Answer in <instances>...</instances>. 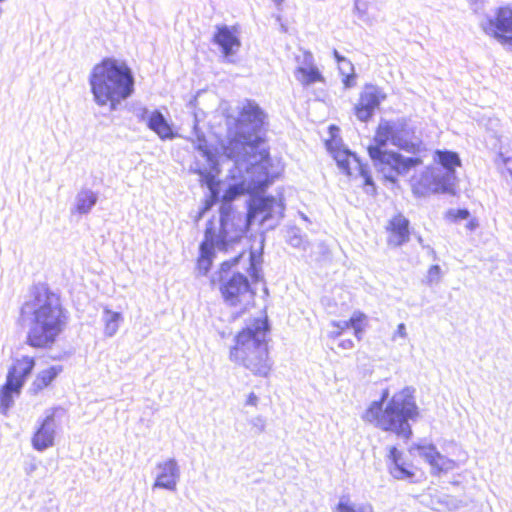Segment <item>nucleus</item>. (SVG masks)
<instances>
[{
	"mask_svg": "<svg viewBox=\"0 0 512 512\" xmlns=\"http://www.w3.org/2000/svg\"><path fill=\"white\" fill-rule=\"evenodd\" d=\"M264 112L259 105L246 100L238 117H228L229 141L223 146L232 166L228 184L222 195L219 220L209 221L200 244L197 268L206 275L211 268L215 249L227 252L243 238L255 222L273 228L284 215V204L273 196H259L277 176L260 132Z\"/></svg>",
	"mask_w": 512,
	"mask_h": 512,
	"instance_id": "f257e3e1",
	"label": "nucleus"
},
{
	"mask_svg": "<svg viewBox=\"0 0 512 512\" xmlns=\"http://www.w3.org/2000/svg\"><path fill=\"white\" fill-rule=\"evenodd\" d=\"M21 314L29 322L27 344L34 348L51 347L69 321V313L59 295L42 284L33 288Z\"/></svg>",
	"mask_w": 512,
	"mask_h": 512,
	"instance_id": "f03ea898",
	"label": "nucleus"
},
{
	"mask_svg": "<svg viewBox=\"0 0 512 512\" xmlns=\"http://www.w3.org/2000/svg\"><path fill=\"white\" fill-rule=\"evenodd\" d=\"M374 141L376 145L368 148L369 156L375 167L392 182H395L397 175L407 173L421 162L416 157L405 158L399 153L383 150L388 142L409 153H416L419 150L421 142L405 121H381Z\"/></svg>",
	"mask_w": 512,
	"mask_h": 512,
	"instance_id": "7ed1b4c3",
	"label": "nucleus"
},
{
	"mask_svg": "<svg viewBox=\"0 0 512 512\" xmlns=\"http://www.w3.org/2000/svg\"><path fill=\"white\" fill-rule=\"evenodd\" d=\"M89 85L93 100L98 106L117 110L120 103L134 92V76L124 61L104 58L89 74Z\"/></svg>",
	"mask_w": 512,
	"mask_h": 512,
	"instance_id": "20e7f679",
	"label": "nucleus"
},
{
	"mask_svg": "<svg viewBox=\"0 0 512 512\" xmlns=\"http://www.w3.org/2000/svg\"><path fill=\"white\" fill-rule=\"evenodd\" d=\"M414 392V388L405 387L395 393L383 408V403L389 396V391L384 390L381 399L371 403L363 419L383 431L393 432L399 437L409 439L412 435L409 421H415L419 414Z\"/></svg>",
	"mask_w": 512,
	"mask_h": 512,
	"instance_id": "39448f33",
	"label": "nucleus"
},
{
	"mask_svg": "<svg viewBox=\"0 0 512 512\" xmlns=\"http://www.w3.org/2000/svg\"><path fill=\"white\" fill-rule=\"evenodd\" d=\"M268 331L266 319L256 318L247 324L236 336V344L230 350V359L256 376L267 377L272 368L266 341Z\"/></svg>",
	"mask_w": 512,
	"mask_h": 512,
	"instance_id": "423d86ee",
	"label": "nucleus"
},
{
	"mask_svg": "<svg viewBox=\"0 0 512 512\" xmlns=\"http://www.w3.org/2000/svg\"><path fill=\"white\" fill-rule=\"evenodd\" d=\"M243 258L242 251L232 259L223 261L217 272V278L212 279L213 283L218 281L222 297L230 306H237L253 296L247 276L232 269Z\"/></svg>",
	"mask_w": 512,
	"mask_h": 512,
	"instance_id": "0eeeda50",
	"label": "nucleus"
},
{
	"mask_svg": "<svg viewBox=\"0 0 512 512\" xmlns=\"http://www.w3.org/2000/svg\"><path fill=\"white\" fill-rule=\"evenodd\" d=\"M435 160L438 165L422 173L419 185L427 192L451 193L456 182L455 167L460 166V158L452 151H436Z\"/></svg>",
	"mask_w": 512,
	"mask_h": 512,
	"instance_id": "6e6552de",
	"label": "nucleus"
},
{
	"mask_svg": "<svg viewBox=\"0 0 512 512\" xmlns=\"http://www.w3.org/2000/svg\"><path fill=\"white\" fill-rule=\"evenodd\" d=\"M193 135L195 139L192 141L195 143L200 158L191 167V170L200 176L201 184L210 190L211 197L218 199L221 191L220 183L216 179L220 172L219 162L209 149L204 133L199 130L196 116L194 117Z\"/></svg>",
	"mask_w": 512,
	"mask_h": 512,
	"instance_id": "1a4fd4ad",
	"label": "nucleus"
},
{
	"mask_svg": "<svg viewBox=\"0 0 512 512\" xmlns=\"http://www.w3.org/2000/svg\"><path fill=\"white\" fill-rule=\"evenodd\" d=\"M35 366L32 357L24 356L16 361L9 369L5 385L0 390V410L6 414L13 405V395H18L26 378L31 374Z\"/></svg>",
	"mask_w": 512,
	"mask_h": 512,
	"instance_id": "9d476101",
	"label": "nucleus"
},
{
	"mask_svg": "<svg viewBox=\"0 0 512 512\" xmlns=\"http://www.w3.org/2000/svg\"><path fill=\"white\" fill-rule=\"evenodd\" d=\"M483 31L501 44L512 47V7L504 6L496 9L494 16H487L481 22Z\"/></svg>",
	"mask_w": 512,
	"mask_h": 512,
	"instance_id": "9b49d317",
	"label": "nucleus"
},
{
	"mask_svg": "<svg viewBox=\"0 0 512 512\" xmlns=\"http://www.w3.org/2000/svg\"><path fill=\"white\" fill-rule=\"evenodd\" d=\"M333 157L337 162V165L347 175H353L354 171H357L364 180L367 193H375V185L369 171L365 165H363L356 154L350 152L347 149L338 150L333 153Z\"/></svg>",
	"mask_w": 512,
	"mask_h": 512,
	"instance_id": "f8f14e48",
	"label": "nucleus"
},
{
	"mask_svg": "<svg viewBox=\"0 0 512 512\" xmlns=\"http://www.w3.org/2000/svg\"><path fill=\"white\" fill-rule=\"evenodd\" d=\"M385 99L386 94L381 88L375 85H366L354 107L356 117L362 122L368 121Z\"/></svg>",
	"mask_w": 512,
	"mask_h": 512,
	"instance_id": "ddd939ff",
	"label": "nucleus"
},
{
	"mask_svg": "<svg viewBox=\"0 0 512 512\" xmlns=\"http://www.w3.org/2000/svg\"><path fill=\"white\" fill-rule=\"evenodd\" d=\"M409 451L411 454L417 452L420 457L429 463L434 473L448 472L456 466L455 461L439 453L433 444H414Z\"/></svg>",
	"mask_w": 512,
	"mask_h": 512,
	"instance_id": "4468645a",
	"label": "nucleus"
},
{
	"mask_svg": "<svg viewBox=\"0 0 512 512\" xmlns=\"http://www.w3.org/2000/svg\"><path fill=\"white\" fill-rule=\"evenodd\" d=\"M157 470L153 489L161 488L169 491H175L180 479V467L174 458L156 464Z\"/></svg>",
	"mask_w": 512,
	"mask_h": 512,
	"instance_id": "2eb2a0df",
	"label": "nucleus"
},
{
	"mask_svg": "<svg viewBox=\"0 0 512 512\" xmlns=\"http://www.w3.org/2000/svg\"><path fill=\"white\" fill-rule=\"evenodd\" d=\"M55 412L56 410H53L52 412L46 415L40 427L36 430L32 437V446L37 451H44L47 448L54 445L56 428V423L54 419Z\"/></svg>",
	"mask_w": 512,
	"mask_h": 512,
	"instance_id": "dca6fc26",
	"label": "nucleus"
},
{
	"mask_svg": "<svg viewBox=\"0 0 512 512\" xmlns=\"http://www.w3.org/2000/svg\"><path fill=\"white\" fill-rule=\"evenodd\" d=\"M387 230L389 231L387 241L391 246L398 247L409 240V220L401 214L389 221Z\"/></svg>",
	"mask_w": 512,
	"mask_h": 512,
	"instance_id": "f3484780",
	"label": "nucleus"
},
{
	"mask_svg": "<svg viewBox=\"0 0 512 512\" xmlns=\"http://www.w3.org/2000/svg\"><path fill=\"white\" fill-rule=\"evenodd\" d=\"M214 42L218 44L226 57L234 55L241 46L238 37L226 26L217 27L214 35Z\"/></svg>",
	"mask_w": 512,
	"mask_h": 512,
	"instance_id": "a211bd4d",
	"label": "nucleus"
},
{
	"mask_svg": "<svg viewBox=\"0 0 512 512\" xmlns=\"http://www.w3.org/2000/svg\"><path fill=\"white\" fill-rule=\"evenodd\" d=\"M303 63L307 67L300 66L295 72L296 78L305 86L311 85L315 82H323L324 77L317 67L313 65V55L310 52L304 54Z\"/></svg>",
	"mask_w": 512,
	"mask_h": 512,
	"instance_id": "6ab92c4d",
	"label": "nucleus"
},
{
	"mask_svg": "<svg viewBox=\"0 0 512 512\" xmlns=\"http://www.w3.org/2000/svg\"><path fill=\"white\" fill-rule=\"evenodd\" d=\"M147 127L157 134L161 140H172L176 137L171 124L159 110H153L148 119Z\"/></svg>",
	"mask_w": 512,
	"mask_h": 512,
	"instance_id": "aec40b11",
	"label": "nucleus"
},
{
	"mask_svg": "<svg viewBox=\"0 0 512 512\" xmlns=\"http://www.w3.org/2000/svg\"><path fill=\"white\" fill-rule=\"evenodd\" d=\"M98 196L90 189H81L75 197V211L79 214H88L96 205Z\"/></svg>",
	"mask_w": 512,
	"mask_h": 512,
	"instance_id": "412c9836",
	"label": "nucleus"
},
{
	"mask_svg": "<svg viewBox=\"0 0 512 512\" xmlns=\"http://www.w3.org/2000/svg\"><path fill=\"white\" fill-rule=\"evenodd\" d=\"M102 321L104 323L105 336L113 337L117 333L120 323L123 321V317L121 313L105 308L103 310Z\"/></svg>",
	"mask_w": 512,
	"mask_h": 512,
	"instance_id": "4be33fe9",
	"label": "nucleus"
},
{
	"mask_svg": "<svg viewBox=\"0 0 512 512\" xmlns=\"http://www.w3.org/2000/svg\"><path fill=\"white\" fill-rule=\"evenodd\" d=\"M62 371L61 366H51L50 368L41 371L33 382L35 390H42L47 387Z\"/></svg>",
	"mask_w": 512,
	"mask_h": 512,
	"instance_id": "5701e85b",
	"label": "nucleus"
},
{
	"mask_svg": "<svg viewBox=\"0 0 512 512\" xmlns=\"http://www.w3.org/2000/svg\"><path fill=\"white\" fill-rule=\"evenodd\" d=\"M340 74L343 76V84L345 88H351L355 85L354 66L348 59L338 64Z\"/></svg>",
	"mask_w": 512,
	"mask_h": 512,
	"instance_id": "b1692460",
	"label": "nucleus"
},
{
	"mask_svg": "<svg viewBox=\"0 0 512 512\" xmlns=\"http://www.w3.org/2000/svg\"><path fill=\"white\" fill-rule=\"evenodd\" d=\"M336 512H373V508L370 504L354 505L350 503L348 499H340Z\"/></svg>",
	"mask_w": 512,
	"mask_h": 512,
	"instance_id": "393cba45",
	"label": "nucleus"
},
{
	"mask_svg": "<svg viewBox=\"0 0 512 512\" xmlns=\"http://www.w3.org/2000/svg\"><path fill=\"white\" fill-rule=\"evenodd\" d=\"M286 239H287V242L292 247H295V248L302 247L303 249L306 248L304 245L303 236H302L300 230L296 227H291L287 230Z\"/></svg>",
	"mask_w": 512,
	"mask_h": 512,
	"instance_id": "a878e982",
	"label": "nucleus"
},
{
	"mask_svg": "<svg viewBox=\"0 0 512 512\" xmlns=\"http://www.w3.org/2000/svg\"><path fill=\"white\" fill-rule=\"evenodd\" d=\"M365 314L361 312H355L352 317L349 319L350 327L354 329L356 337L360 339V335L363 332L362 323L365 320Z\"/></svg>",
	"mask_w": 512,
	"mask_h": 512,
	"instance_id": "bb28decb",
	"label": "nucleus"
},
{
	"mask_svg": "<svg viewBox=\"0 0 512 512\" xmlns=\"http://www.w3.org/2000/svg\"><path fill=\"white\" fill-rule=\"evenodd\" d=\"M390 472L396 479H408L413 476V473L406 469L401 463L391 466Z\"/></svg>",
	"mask_w": 512,
	"mask_h": 512,
	"instance_id": "cd10ccee",
	"label": "nucleus"
},
{
	"mask_svg": "<svg viewBox=\"0 0 512 512\" xmlns=\"http://www.w3.org/2000/svg\"><path fill=\"white\" fill-rule=\"evenodd\" d=\"M441 279V268L439 265H432L426 276V283L432 285L438 283Z\"/></svg>",
	"mask_w": 512,
	"mask_h": 512,
	"instance_id": "c85d7f7f",
	"label": "nucleus"
},
{
	"mask_svg": "<svg viewBox=\"0 0 512 512\" xmlns=\"http://www.w3.org/2000/svg\"><path fill=\"white\" fill-rule=\"evenodd\" d=\"M252 431L254 434L259 435L265 431L266 420L262 416H256L250 420Z\"/></svg>",
	"mask_w": 512,
	"mask_h": 512,
	"instance_id": "c756f323",
	"label": "nucleus"
},
{
	"mask_svg": "<svg viewBox=\"0 0 512 512\" xmlns=\"http://www.w3.org/2000/svg\"><path fill=\"white\" fill-rule=\"evenodd\" d=\"M447 217L454 221L464 220L470 217V212L467 209H450L447 212Z\"/></svg>",
	"mask_w": 512,
	"mask_h": 512,
	"instance_id": "7c9ffc66",
	"label": "nucleus"
},
{
	"mask_svg": "<svg viewBox=\"0 0 512 512\" xmlns=\"http://www.w3.org/2000/svg\"><path fill=\"white\" fill-rule=\"evenodd\" d=\"M134 115L138 119L139 122H145L148 124V119L151 116V112L147 107L140 106L134 109Z\"/></svg>",
	"mask_w": 512,
	"mask_h": 512,
	"instance_id": "2f4dec72",
	"label": "nucleus"
},
{
	"mask_svg": "<svg viewBox=\"0 0 512 512\" xmlns=\"http://www.w3.org/2000/svg\"><path fill=\"white\" fill-rule=\"evenodd\" d=\"M247 261L249 262L248 272H249L250 276L252 277V279L254 281H258L259 271H258V267H257L256 260H255L253 253H249Z\"/></svg>",
	"mask_w": 512,
	"mask_h": 512,
	"instance_id": "473e14b6",
	"label": "nucleus"
},
{
	"mask_svg": "<svg viewBox=\"0 0 512 512\" xmlns=\"http://www.w3.org/2000/svg\"><path fill=\"white\" fill-rule=\"evenodd\" d=\"M23 468L26 475L31 476L38 469V463L36 459L32 457L24 462Z\"/></svg>",
	"mask_w": 512,
	"mask_h": 512,
	"instance_id": "72a5a7b5",
	"label": "nucleus"
},
{
	"mask_svg": "<svg viewBox=\"0 0 512 512\" xmlns=\"http://www.w3.org/2000/svg\"><path fill=\"white\" fill-rule=\"evenodd\" d=\"M398 337H400L402 339H406L407 338V331H406V326H405L404 323H400L397 326L396 331L392 335V340L396 341Z\"/></svg>",
	"mask_w": 512,
	"mask_h": 512,
	"instance_id": "f704fd0d",
	"label": "nucleus"
},
{
	"mask_svg": "<svg viewBox=\"0 0 512 512\" xmlns=\"http://www.w3.org/2000/svg\"><path fill=\"white\" fill-rule=\"evenodd\" d=\"M389 458L392 461V466L397 464V463H400L401 453L397 450L396 447H391Z\"/></svg>",
	"mask_w": 512,
	"mask_h": 512,
	"instance_id": "c9c22d12",
	"label": "nucleus"
},
{
	"mask_svg": "<svg viewBox=\"0 0 512 512\" xmlns=\"http://www.w3.org/2000/svg\"><path fill=\"white\" fill-rule=\"evenodd\" d=\"M333 326L337 327L339 331L335 332V336H339L343 330L350 328L349 320L348 321H338L332 322Z\"/></svg>",
	"mask_w": 512,
	"mask_h": 512,
	"instance_id": "e433bc0d",
	"label": "nucleus"
},
{
	"mask_svg": "<svg viewBox=\"0 0 512 512\" xmlns=\"http://www.w3.org/2000/svg\"><path fill=\"white\" fill-rule=\"evenodd\" d=\"M354 9L358 13L359 18L362 19L363 15L365 13V4L362 3L360 0H356L355 1V5H354Z\"/></svg>",
	"mask_w": 512,
	"mask_h": 512,
	"instance_id": "4c0bfd02",
	"label": "nucleus"
},
{
	"mask_svg": "<svg viewBox=\"0 0 512 512\" xmlns=\"http://www.w3.org/2000/svg\"><path fill=\"white\" fill-rule=\"evenodd\" d=\"M257 403H258V397L256 396V394L253 392L250 393L247 398L246 405L256 406Z\"/></svg>",
	"mask_w": 512,
	"mask_h": 512,
	"instance_id": "58836bf2",
	"label": "nucleus"
},
{
	"mask_svg": "<svg viewBox=\"0 0 512 512\" xmlns=\"http://www.w3.org/2000/svg\"><path fill=\"white\" fill-rule=\"evenodd\" d=\"M477 227H478V222L474 218L470 219L469 222L466 225V228L469 229L470 231L475 230Z\"/></svg>",
	"mask_w": 512,
	"mask_h": 512,
	"instance_id": "ea45409f",
	"label": "nucleus"
},
{
	"mask_svg": "<svg viewBox=\"0 0 512 512\" xmlns=\"http://www.w3.org/2000/svg\"><path fill=\"white\" fill-rule=\"evenodd\" d=\"M333 55L338 64L346 59L344 56L340 55L336 49L333 50Z\"/></svg>",
	"mask_w": 512,
	"mask_h": 512,
	"instance_id": "a19ab883",
	"label": "nucleus"
},
{
	"mask_svg": "<svg viewBox=\"0 0 512 512\" xmlns=\"http://www.w3.org/2000/svg\"><path fill=\"white\" fill-rule=\"evenodd\" d=\"M342 346V348L344 349H351L353 348V342L351 340H344L341 342L340 344Z\"/></svg>",
	"mask_w": 512,
	"mask_h": 512,
	"instance_id": "79ce46f5",
	"label": "nucleus"
},
{
	"mask_svg": "<svg viewBox=\"0 0 512 512\" xmlns=\"http://www.w3.org/2000/svg\"><path fill=\"white\" fill-rule=\"evenodd\" d=\"M272 1L275 3V5L280 6L284 0H272Z\"/></svg>",
	"mask_w": 512,
	"mask_h": 512,
	"instance_id": "37998d69",
	"label": "nucleus"
}]
</instances>
